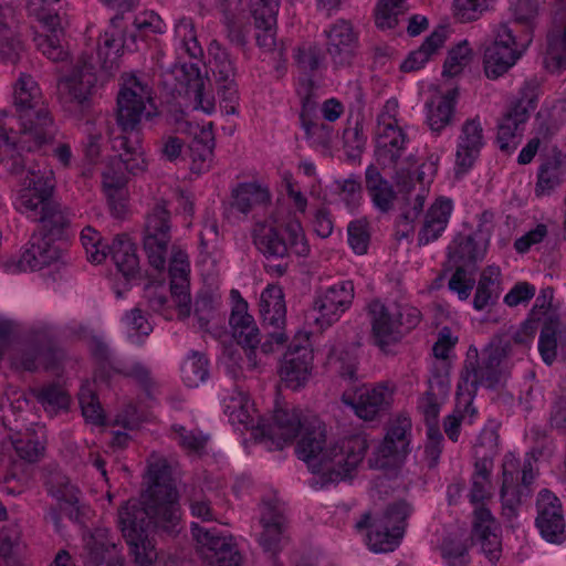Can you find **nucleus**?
Masks as SVG:
<instances>
[{
  "label": "nucleus",
  "instance_id": "nucleus-1",
  "mask_svg": "<svg viewBox=\"0 0 566 566\" xmlns=\"http://www.w3.org/2000/svg\"><path fill=\"white\" fill-rule=\"evenodd\" d=\"M148 488L142 506L128 501L118 511V524L138 566H154L158 552L149 526L172 532L179 523L178 491L168 461L156 453L148 459Z\"/></svg>",
  "mask_w": 566,
  "mask_h": 566
},
{
  "label": "nucleus",
  "instance_id": "nucleus-2",
  "mask_svg": "<svg viewBox=\"0 0 566 566\" xmlns=\"http://www.w3.org/2000/svg\"><path fill=\"white\" fill-rule=\"evenodd\" d=\"M151 101V88L136 75H127L117 96V124L120 134L113 138V149L119 151L118 159L103 171L105 193L126 190L129 174L137 175L146 169L147 163L142 147V118L149 117L146 103Z\"/></svg>",
  "mask_w": 566,
  "mask_h": 566
},
{
  "label": "nucleus",
  "instance_id": "nucleus-3",
  "mask_svg": "<svg viewBox=\"0 0 566 566\" xmlns=\"http://www.w3.org/2000/svg\"><path fill=\"white\" fill-rule=\"evenodd\" d=\"M300 433L295 452L314 473L321 475L323 483H336L350 478L368 448L363 436H352L326 447V428L316 416L305 420Z\"/></svg>",
  "mask_w": 566,
  "mask_h": 566
},
{
  "label": "nucleus",
  "instance_id": "nucleus-4",
  "mask_svg": "<svg viewBox=\"0 0 566 566\" xmlns=\"http://www.w3.org/2000/svg\"><path fill=\"white\" fill-rule=\"evenodd\" d=\"M537 8L531 0H518L514 19L492 29V41L483 55L484 74L497 80L512 69L532 42L533 20Z\"/></svg>",
  "mask_w": 566,
  "mask_h": 566
},
{
  "label": "nucleus",
  "instance_id": "nucleus-5",
  "mask_svg": "<svg viewBox=\"0 0 566 566\" xmlns=\"http://www.w3.org/2000/svg\"><path fill=\"white\" fill-rule=\"evenodd\" d=\"M509 356V338L492 339L482 350L481 361L476 348H469L458 384V396L463 399L465 409L470 408L480 385L492 388L502 380L504 361Z\"/></svg>",
  "mask_w": 566,
  "mask_h": 566
},
{
  "label": "nucleus",
  "instance_id": "nucleus-6",
  "mask_svg": "<svg viewBox=\"0 0 566 566\" xmlns=\"http://www.w3.org/2000/svg\"><path fill=\"white\" fill-rule=\"evenodd\" d=\"M411 512L412 507L407 502L399 501L388 505L382 513L361 514L355 527L358 532L365 531V542L371 552H394L405 535Z\"/></svg>",
  "mask_w": 566,
  "mask_h": 566
},
{
  "label": "nucleus",
  "instance_id": "nucleus-7",
  "mask_svg": "<svg viewBox=\"0 0 566 566\" xmlns=\"http://www.w3.org/2000/svg\"><path fill=\"white\" fill-rule=\"evenodd\" d=\"M407 144L408 137L397 119L388 113L380 114L375 129V158L382 169L390 170L391 178L403 188L412 180Z\"/></svg>",
  "mask_w": 566,
  "mask_h": 566
},
{
  "label": "nucleus",
  "instance_id": "nucleus-8",
  "mask_svg": "<svg viewBox=\"0 0 566 566\" xmlns=\"http://www.w3.org/2000/svg\"><path fill=\"white\" fill-rule=\"evenodd\" d=\"M255 248L265 258L284 259L294 253L306 256L310 245L297 219H290L282 230L268 222H256L252 230Z\"/></svg>",
  "mask_w": 566,
  "mask_h": 566
},
{
  "label": "nucleus",
  "instance_id": "nucleus-9",
  "mask_svg": "<svg viewBox=\"0 0 566 566\" xmlns=\"http://www.w3.org/2000/svg\"><path fill=\"white\" fill-rule=\"evenodd\" d=\"M44 485L48 493L57 501V507H50L45 515L57 532L62 530V513L73 523L85 524L90 507L82 501L81 490L66 475L56 468L48 469Z\"/></svg>",
  "mask_w": 566,
  "mask_h": 566
},
{
  "label": "nucleus",
  "instance_id": "nucleus-10",
  "mask_svg": "<svg viewBox=\"0 0 566 566\" xmlns=\"http://www.w3.org/2000/svg\"><path fill=\"white\" fill-rule=\"evenodd\" d=\"M54 172L46 164L28 167V175L21 178L15 206L17 209L34 219L54 199Z\"/></svg>",
  "mask_w": 566,
  "mask_h": 566
},
{
  "label": "nucleus",
  "instance_id": "nucleus-11",
  "mask_svg": "<svg viewBox=\"0 0 566 566\" xmlns=\"http://www.w3.org/2000/svg\"><path fill=\"white\" fill-rule=\"evenodd\" d=\"M97 72L91 55L83 54L57 82L59 98L64 105L87 108L97 87Z\"/></svg>",
  "mask_w": 566,
  "mask_h": 566
},
{
  "label": "nucleus",
  "instance_id": "nucleus-12",
  "mask_svg": "<svg viewBox=\"0 0 566 566\" xmlns=\"http://www.w3.org/2000/svg\"><path fill=\"white\" fill-rule=\"evenodd\" d=\"M171 242V218L166 201L157 202L148 212L144 227L143 247L150 266L163 271Z\"/></svg>",
  "mask_w": 566,
  "mask_h": 566
},
{
  "label": "nucleus",
  "instance_id": "nucleus-13",
  "mask_svg": "<svg viewBox=\"0 0 566 566\" xmlns=\"http://www.w3.org/2000/svg\"><path fill=\"white\" fill-rule=\"evenodd\" d=\"M310 416H304L302 410L295 407H279L274 410L272 422L256 426L255 439H260L270 451L282 450L291 443L303 430L304 422Z\"/></svg>",
  "mask_w": 566,
  "mask_h": 566
},
{
  "label": "nucleus",
  "instance_id": "nucleus-14",
  "mask_svg": "<svg viewBox=\"0 0 566 566\" xmlns=\"http://www.w3.org/2000/svg\"><path fill=\"white\" fill-rule=\"evenodd\" d=\"M191 533L198 552L207 566H241L242 557L233 538L216 527L207 528L191 523Z\"/></svg>",
  "mask_w": 566,
  "mask_h": 566
},
{
  "label": "nucleus",
  "instance_id": "nucleus-15",
  "mask_svg": "<svg viewBox=\"0 0 566 566\" xmlns=\"http://www.w3.org/2000/svg\"><path fill=\"white\" fill-rule=\"evenodd\" d=\"M526 90L524 87L521 91V97L512 104L497 125L496 143L505 154L513 153L520 145L526 122L536 106L534 94Z\"/></svg>",
  "mask_w": 566,
  "mask_h": 566
},
{
  "label": "nucleus",
  "instance_id": "nucleus-16",
  "mask_svg": "<svg viewBox=\"0 0 566 566\" xmlns=\"http://www.w3.org/2000/svg\"><path fill=\"white\" fill-rule=\"evenodd\" d=\"M313 369V350L310 338L300 335L290 344L280 367L282 384L292 390L306 386Z\"/></svg>",
  "mask_w": 566,
  "mask_h": 566
},
{
  "label": "nucleus",
  "instance_id": "nucleus-17",
  "mask_svg": "<svg viewBox=\"0 0 566 566\" xmlns=\"http://www.w3.org/2000/svg\"><path fill=\"white\" fill-rule=\"evenodd\" d=\"M533 461L534 459L532 457H528L524 460L520 484L515 483L518 478L516 460L513 458H506L503 463L501 500L503 505V514L507 518H512L516 515V509L521 504L523 497H527L531 493L530 485L535 479Z\"/></svg>",
  "mask_w": 566,
  "mask_h": 566
},
{
  "label": "nucleus",
  "instance_id": "nucleus-18",
  "mask_svg": "<svg viewBox=\"0 0 566 566\" xmlns=\"http://www.w3.org/2000/svg\"><path fill=\"white\" fill-rule=\"evenodd\" d=\"M391 400L392 390L384 384H378L373 388L357 387L354 390H346L342 395V402L350 407L355 415L365 421L377 419L390 407Z\"/></svg>",
  "mask_w": 566,
  "mask_h": 566
},
{
  "label": "nucleus",
  "instance_id": "nucleus-19",
  "mask_svg": "<svg viewBox=\"0 0 566 566\" xmlns=\"http://www.w3.org/2000/svg\"><path fill=\"white\" fill-rule=\"evenodd\" d=\"M12 117L19 123V130L24 138L22 143L31 139L34 147H40L54 136V122L45 99L15 111Z\"/></svg>",
  "mask_w": 566,
  "mask_h": 566
},
{
  "label": "nucleus",
  "instance_id": "nucleus-20",
  "mask_svg": "<svg viewBox=\"0 0 566 566\" xmlns=\"http://www.w3.org/2000/svg\"><path fill=\"white\" fill-rule=\"evenodd\" d=\"M232 294L238 296L229 318L232 336L244 348L248 366L253 369L256 367L255 349L261 342L260 331L254 318L248 313V303L238 292L232 291Z\"/></svg>",
  "mask_w": 566,
  "mask_h": 566
},
{
  "label": "nucleus",
  "instance_id": "nucleus-21",
  "mask_svg": "<svg viewBox=\"0 0 566 566\" xmlns=\"http://www.w3.org/2000/svg\"><path fill=\"white\" fill-rule=\"evenodd\" d=\"M354 295L352 281H339L322 289L313 303V308L319 314L316 321L322 325H331L338 321L342 314L350 307Z\"/></svg>",
  "mask_w": 566,
  "mask_h": 566
},
{
  "label": "nucleus",
  "instance_id": "nucleus-22",
  "mask_svg": "<svg viewBox=\"0 0 566 566\" xmlns=\"http://www.w3.org/2000/svg\"><path fill=\"white\" fill-rule=\"evenodd\" d=\"M326 52L333 65L338 67L349 66L358 49V32L349 20L338 19L327 30Z\"/></svg>",
  "mask_w": 566,
  "mask_h": 566
},
{
  "label": "nucleus",
  "instance_id": "nucleus-23",
  "mask_svg": "<svg viewBox=\"0 0 566 566\" xmlns=\"http://www.w3.org/2000/svg\"><path fill=\"white\" fill-rule=\"evenodd\" d=\"M536 526L542 536L551 543L560 544L565 541V520L559 499L549 490H542L536 501Z\"/></svg>",
  "mask_w": 566,
  "mask_h": 566
},
{
  "label": "nucleus",
  "instance_id": "nucleus-24",
  "mask_svg": "<svg viewBox=\"0 0 566 566\" xmlns=\"http://www.w3.org/2000/svg\"><path fill=\"white\" fill-rule=\"evenodd\" d=\"M368 315L371 325V337L380 349L385 350L402 338L401 322L395 312L394 306H387L378 300L368 305Z\"/></svg>",
  "mask_w": 566,
  "mask_h": 566
},
{
  "label": "nucleus",
  "instance_id": "nucleus-25",
  "mask_svg": "<svg viewBox=\"0 0 566 566\" xmlns=\"http://www.w3.org/2000/svg\"><path fill=\"white\" fill-rule=\"evenodd\" d=\"M189 272L188 254L179 248H172L168 266L170 292L181 318L188 317L191 310Z\"/></svg>",
  "mask_w": 566,
  "mask_h": 566
},
{
  "label": "nucleus",
  "instance_id": "nucleus-26",
  "mask_svg": "<svg viewBox=\"0 0 566 566\" xmlns=\"http://www.w3.org/2000/svg\"><path fill=\"white\" fill-rule=\"evenodd\" d=\"M484 146V134L479 117L467 119L460 129L455 151V174H465L474 165Z\"/></svg>",
  "mask_w": 566,
  "mask_h": 566
},
{
  "label": "nucleus",
  "instance_id": "nucleus-27",
  "mask_svg": "<svg viewBox=\"0 0 566 566\" xmlns=\"http://www.w3.org/2000/svg\"><path fill=\"white\" fill-rule=\"evenodd\" d=\"M411 420L407 416L399 415L392 419L387 428L384 441L377 449V465L386 467L389 459L398 460L406 457L409 451Z\"/></svg>",
  "mask_w": 566,
  "mask_h": 566
},
{
  "label": "nucleus",
  "instance_id": "nucleus-28",
  "mask_svg": "<svg viewBox=\"0 0 566 566\" xmlns=\"http://www.w3.org/2000/svg\"><path fill=\"white\" fill-rule=\"evenodd\" d=\"M84 542V566H123V557L107 528H95Z\"/></svg>",
  "mask_w": 566,
  "mask_h": 566
},
{
  "label": "nucleus",
  "instance_id": "nucleus-29",
  "mask_svg": "<svg viewBox=\"0 0 566 566\" xmlns=\"http://www.w3.org/2000/svg\"><path fill=\"white\" fill-rule=\"evenodd\" d=\"M260 314L265 325L274 328L270 333L271 338L277 344L283 345L287 336L281 328L285 325L286 307L284 294L277 285H269L260 297Z\"/></svg>",
  "mask_w": 566,
  "mask_h": 566
},
{
  "label": "nucleus",
  "instance_id": "nucleus-30",
  "mask_svg": "<svg viewBox=\"0 0 566 566\" xmlns=\"http://www.w3.org/2000/svg\"><path fill=\"white\" fill-rule=\"evenodd\" d=\"M120 21L122 17L118 14L111 19V24L101 36L97 46L101 67L108 73L118 67L117 60L122 49L126 48L129 51L136 49V46L132 44L129 35H123L119 29Z\"/></svg>",
  "mask_w": 566,
  "mask_h": 566
},
{
  "label": "nucleus",
  "instance_id": "nucleus-31",
  "mask_svg": "<svg viewBox=\"0 0 566 566\" xmlns=\"http://www.w3.org/2000/svg\"><path fill=\"white\" fill-rule=\"evenodd\" d=\"M54 239L43 232L32 234L29 248L20 259V266L23 270H41L62 258V250L54 243Z\"/></svg>",
  "mask_w": 566,
  "mask_h": 566
},
{
  "label": "nucleus",
  "instance_id": "nucleus-32",
  "mask_svg": "<svg viewBox=\"0 0 566 566\" xmlns=\"http://www.w3.org/2000/svg\"><path fill=\"white\" fill-rule=\"evenodd\" d=\"M271 195L268 188L256 182L239 184L231 192V201L227 209V214L234 212L244 217L270 203Z\"/></svg>",
  "mask_w": 566,
  "mask_h": 566
},
{
  "label": "nucleus",
  "instance_id": "nucleus-33",
  "mask_svg": "<svg viewBox=\"0 0 566 566\" xmlns=\"http://www.w3.org/2000/svg\"><path fill=\"white\" fill-rule=\"evenodd\" d=\"M497 525L491 512L479 506L474 511L473 538H475L490 562L499 560L501 553V541L496 533Z\"/></svg>",
  "mask_w": 566,
  "mask_h": 566
},
{
  "label": "nucleus",
  "instance_id": "nucleus-34",
  "mask_svg": "<svg viewBox=\"0 0 566 566\" xmlns=\"http://www.w3.org/2000/svg\"><path fill=\"white\" fill-rule=\"evenodd\" d=\"M452 208V201L444 198L437 199L430 206L418 233L419 245L429 244L441 237L449 223Z\"/></svg>",
  "mask_w": 566,
  "mask_h": 566
},
{
  "label": "nucleus",
  "instance_id": "nucleus-35",
  "mask_svg": "<svg viewBox=\"0 0 566 566\" xmlns=\"http://www.w3.org/2000/svg\"><path fill=\"white\" fill-rule=\"evenodd\" d=\"M261 523L263 532L259 539L260 545L264 552L274 557L287 541L284 535L285 517L279 509L266 505L261 516Z\"/></svg>",
  "mask_w": 566,
  "mask_h": 566
},
{
  "label": "nucleus",
  "instance_id": "nucleus-36",
  "mask_svg": "<svg viewBox=\"0 0 566 566\" xmlns=\"http://www.w3.org/2000/svg\"><path fill=\"white\" fill-rule=\"evenodd\" d=\"M565 176L566 155L560 151H554L538 168L537 182L535 186L536 196L542 197L551 195L563 184Z\"/></svg>",
  "mask_w": 566,
  "mask_h": 566
},
{
  "label": "nucleus",
  "instance_id": "nucleus-37",
  "mask_svg": "<svg viewBox=\"0 0 566 566\" xmlns=\"http://www.w3.org/2000/svg\"><path fill=\"white\" fill-rule=\"evenodd\" d=\"M117 270L127 279H135L139 273V259L136 245L127 234H118L107 248Z\"/></svg>",
  "mask_w": 566,
  "mask_h": 566
},
{
  "label": "nucleus",
  "instance_id": "nucleus-38",
  "mask_svg": "<svg viewBox=\"0 0 566 566\" xmlns=\"http://www.w3.org/2000/svg\"><path fill=\"white\" fill-rule=\"evenodd\" d=\"M224 412L232 424H241L244 429H252L256 432L259 420L255 417V409L250 399L242 390H234L223 399Z\"/></svg>",
  "mask_w": 566,
  "mask_h": 566
},
{
  "label": "nucleus",
  "instance_id": "nucleus-39",
  "mask_svg": "<svg viewBox=\"0 0 566 566\" xmlns=\"http://www.w3.org/2000/svg\"><path fill=\"white\" fill-rule=\"evenodd\" d=\"M448 38L446 27L437 28L420 45L419 49L409 53L400 69L403 72L418 71L444 45Z\"/></svg>",
  "mask_w": 566,
  "mask_h": 566
},
{
  "label": "nucleus",
  "instance_id": "nucleus-40",
  "mask_svg": "<svg viewBox=\"0 0 566 566\" xmlns=\"http://www.w3.org/2000/svg\"><path fill=\"white\" fill-rule=\"evenodd\" d=\"M366 188L373 199L374 205L387 212L392 208L396 193L392 186L382 178L378 168L374 165L368 166L365 174Z\"/></svg>",
  "mask_w": 566,
  "mask_h": 566
},
{
  "label": "nucleus",
  "instance_id": "nucleus-41",
  "mask_svg": "<svg viewBox=\"0 0 566 566\" xmlns=\"http://www.w3.org/2000/svg\"><path fill=\"white\" fill-rule=\"evenodd\" d=\"M9 9L0 7V60L17 63L23 50L21 40L12 28V18L9 19Z\"/></svg>",
  "mask_w": 566,
  "mask_h": 566
},
{
  "label": "nucleus",
  "instance_id": "nucleus-42",
  "mask_svg": "<svg viewBox=\"0 0 566 566\" xmlns=\"http://www.w3.org/2000/svg\"><path fill=\"white\" fill-rule=\"evenodd\" d=\"M500 274L497 266H488L483 270L473 298L476 311L484 310L499 297Z\"/></svg>",
  "mask_w": 566,
  "mask_h": 566
},
{
  "label": "nucleus",
  "instance_id": "nucleus-43",
  "mask_svg": "<svg viewBox=\"0 0 566 566\" xmlns=\"http://www.w3.org/2000/svg\"><path fill=\"white\" fill-rule=\"evenodd\" d=\"M485 245L476 243L472 235L459 234L449 247V259L457 266L474 263L482 259Z\"/></svg>",
  "mask_w": 566,
  "mask_h": 566
},
{
  "label": "nucleus",
  "instance_id": "nucleus-44",
  "mask_svg": "<svg viewBox=\"0 0 566 566\" xmlns=\"http://www.w3.org/2000/svg\"><path fill=\"white\" fill-rule=\"evenodd\" d=\"M493 469V459L489 455L478 458L474 462V472L472 474V488L470 500L472 503H480L491 495V472Z\"/></svg>",
  "mask_w": 566,
  "mask_h": 566
},
{
  "label": "nucleus",
  "instance_id": "nucleus-45",
  "mask_svg": "<svg viewBox=\"0 0 566 566\" xmlns=\"http://www.w3.org/2000/svg\"><path fill=\"white\" fill-rule=\"evenodd\" d=\"M49 348L38 344H27L17 348L11 355V365L17 369L34 371L39 366L46 367Z\"/></svg>",
  "mask_w": 566,
  "mask_h": 566
},
{
  "label": "nucleus",
  "instance_id": "nucleus-46",
  "mask_svg": "<svg viewBox=\"0 0 566 566\" xmlns=\"http://www.w3.org/2000/svg\"><path fill=\"white\" fill-rule=\"evenodd\" d=\"M33 220L41 223V230L52 238H57L69 226L70 220L61 205L53 200L38 217Z\"/></svg>",
  "mask_w": 566,
  "mask_h": 566
},
{
  "label": "nucleus",
  "instance_id": "nucleus-47",
  "mask_svg": "<svg viewBox=\"0 0 566 566\" xmlns=\"http://www.w3.org/2000/svg\"><path fill=\"white\" fill-rule=\"evenodd\" d=\"M457 91H449L437 103L428 104V125L433 132H441L451 120Z\"/></svg>",
  "mask_w": 566,
  "mask_h": 566
},
{
  "label": "nucleus",
  "instance_id": "nucleus-48",
  "mask_svg": "<svg viewBox=\"0 0 566 566\" xmlns=\"http://www.w3.org/2000/svg\"><path fill=\"white\" fill-rule=\"evenodd\" d=\"M213 147V137L209 132H202L200 137H196L191 142L189 146L191 171L201 174L209 168L212 160Z\"/></svg>",
  "mask_w": 566,
  "mask_h": 566
},
{
  "label": "nucleus",
  "instance_id": "nucleus-49",
  "mask_svg": "<svg viewBox=\"0 0 566 566\" xmlns=\"http://www.w3.org/2000/svg\"><path fill=\"white\" fill-rule=\"evenodd\" d=\"M44 101V96L33 77L21 73L14 85L13 107L14 112L29 107L35 103Z\"/></svg>",
  "mask_w": 566,
  "mask_h": 566
},
{
  "label": "nucleus",
  "instance_id": "nucleus-50",
  "mask_svg": "<svg viewBox=\"0 0 566 566\" xmlns=\"http://www.w3.org/2000/svg\"><path fill=\"white\" fill-rule=\"evenodd\" d=\"M280 0H242L240 12H248L253 24L276 23Z\"/></svg>",
  "mask_w": 566,
  "mask_h": 566
},
{
  "label": "nucleus",
  "instance_id": "nucleus-51",
  "mask_svg": "<svg viewBox=\"0 0 566 566\" xmlns=\"http://www.w3.org/2000/svg\"><path fill=\"white\" fill-rule=\"evenodd\" d=\"M208 374V359L199 352H192L181 367V377L188 387H198L207 379Z\"/></svg>",
  "mask_w": 566,
  "mask_h": 566
},
{
  "label": "nucleus",
  "instance_id": "nucleus-52",
  "mask_svg": "<svg viewBox=\"0 0 566 566\" xmlns=\"http://www.w3.org/2000/svg\"><path fill=\"white\" fill-rule=\"evenodd\" d=\"M190 71L193 77L187 82V92L192 95L196 108L201 109L206 114H211L216 106L214 96L206 90L205 81L200 76L199 70L190 65Z\"/></svg>",
  "mask_w": 566,
  "mask_h": 566
},
{
  "label": "nucleus",
  "instance_id": "nucleus-53",
  "mask_svg": "<svg viewBox=\"0 0 566 566\" xmlns=\"http://www.w3.org/2000/svg\"><path fill=\"white\" fill-rule=\"evenodd\" d=\"M219 297L210 291H200L195 301V317L201 329L208 331L209 324L216 318Z\"/></svg>",
  "mask_w": 566,
  "mask_h": 566
},
{
  "label": "nucleus",
  "instance_id": "nucleus-54",
  "mask_svg": "<svg viewBox=\"0 0 566 566\" xmlns=\"http://www.w3.org/2000/svg\"><path fill=\"white\" fill-rule=\"evenodd\" d=\"M38 401L51 413L69 407L70 397L67 392L57 385L44 386L34 391Z\"/></svg>",
  "mask_w": 566,
  "mask_h": 566
},
{
  "label": "nucleus",
  "instance_id": "nucleus-55",
  "mask_svg": "<svg viewBox=\"0 0 566 566\" xmlns=\"http://www.w3.org/2000/svg\"><path fill=\"white\" fill-rule=\"evenodd\" d=\"M406 0H380L375 12V23L379 29H394L398 17L406 10Z\"/></svg>",
  "mask_w": 566,
  "mask_h": 566
},
{
  "label": "nucleus",
  "instance_id": "nucleus-56",
  "mask_svg": "<svg viewBox=\"0 0 566 566\" xmlns=\"http://www.w3.org/2000/svg\"><path fill=\"white\" fill-rule=\"evenodd\" d=\"M80 240L90 262L98 264L106 259L108 245L103 243L101 234L94 228L85 227Z\"/></svg>",
  "mask_w": 566,
  "mask_h": 566
},
{
  "label": "nucleus",
  "instance_id": "nucleus-57",
  "mask_svg": "<svg viewBox=\"0 0 566 566\" xmlns=\"http://www.w3.org/2000/svg\"><path fill=\"white\" fill-rule=\"evenodd\" d=\"M135 31L129 33V40L134 46L138 38L147 36L148 34H159L165 31V23L161 18L155 12H143L134 19Z\"/></svg>",
  "mask_w": 566,
  "mask_h": 566
},
{
  "label": "nucleus",
  "instance_id": "nucleus-58",
  "mask_svg": "<svg viewBox=\"0 0 566 566\" xmlns=\"http://www.w3.org/2000/svg\"><path fill=\"white\" fill-rule=\"evenodd\" d=\"M441 554L449 566H467L469 562L467 539L457 536L444 538Z\"/></svg>",
  "mask_w": 566,
  "mask_h": 566
},
{
  "label": "nucleus",
  "instance_id": "nucleus-59",
  "mask_svg": "<svg viewBox=\"0 0 566 566\" xmlns=\"http://www.w3.org/2000/svg\"><path fill=\"white\" fill-rule=\"evenodd\" d=\"M78 401L82 409V415L86 422L93 426H104L105 415L98 401V398L92 392L91 389L83 387L78 392Z\"/></svg>",
  "mask_w": 566,
  "mask_h": 566
},
{
  "label": "nucleus",
  "instance_id": "nucleus-60",
  "mask_svg": "<svg viewBox=\"0 0 566 566\" xmlns=\"http://www.w3.org/2000/svg\"><path fill=\"white\" fill-rule=\"evenodd\" d=\"M470 61L471 49L468 41L464 40L449 51L443 65V75L452 77L460 74Z\"/></svg>",
  "mask_w": 566,
  "mask_h": 566
},
{
  "label": "nucleus",
  "instance_id": "nucleus-61",
  "mask_svg": "<svg viewBox=\"0 0 566 566\" xmlns=\"http://www.w3.org/2000/svg\"><path fill=\"white\" fill-rule=\"evenodd\" d=\"M557 332L558 325L552 318L544 324L541 331L538 350L547 365H551L557 355Z\"/></svg>",
  "mask_w": 566,
  "mask_h": 566
},
{
  "label": "nucleus",
  "instance_id": "nucleus-62",
  "mask_svg": "<svg viewBox=\"0 0 566 566\" xmlns=\"http://www.w3.org/2000/svg\"><path fill=\"white\" fill-rule=\"evenodd\" d=\"M115 370L119 375L133 379L146 391H149L155 385L150 369L143 363L132 361L120 364L118 367L115 368Z\"/></svg>",
  "mask_w": 566,
  "mask_h": 566
},
{
  "label": "nucleus",
  "instance_id": "nucleus-63",
  "mask_svg": "<svg viewBox=\"0 0 566 566\" xmlns=\"http://www.w3.org/2000/svg\"><path fill=\"white\" fill-rule=\"evenodd\" d=\"M62 33L35 34L34 42L39 51L53 62L64 61L67 52L60 42Z\"/></svg>",
  "mask_w": 566,
  "mask_h": 566
},
{
  "label": "nucleus",
  "instance_id": "nucleus-64",
  "mask_svg": "<svg viewBox=\"0 0 566 566\" xmlns=\"http://www.w3.org/2000/svg\"><path fill=\"white\" fill-rule=\"evenodd\" d=\"M294 60L303 73H312L318 70L323 53L317 45H302L294 50Z\"/></svg>",
  "mask_w": 566,
  "mask_h": 566
}]
</instances>
